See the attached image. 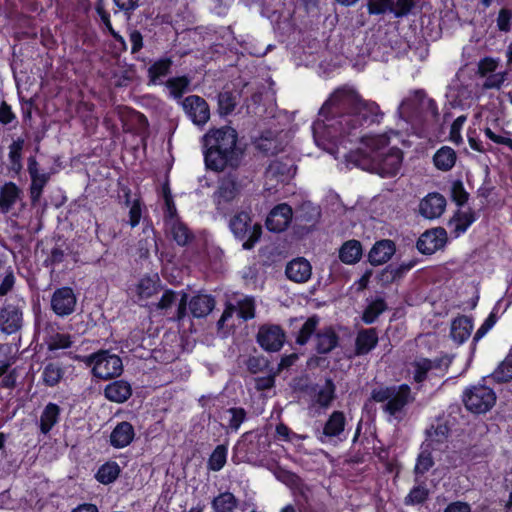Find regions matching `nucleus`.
<instances>
[{
	"label": "nucleus",
	"instance_id": "nucleus-1",
	"mask_svg": "<svg viewBox=\"0 0 512 512\" xmlns=\"http://www.w3.org/2000/svg\"><path fill=\"white\" fill-rule=\"evenodd\" d=\"M379 106L363 100L350 87L336 89L324 102L312 125L315 144L335 159L343 158L347 166L359 167L382 177L398 174L403 154L396 146L399 134L361 137V127L379 122Z\"/></svg>",
	"mask_w": 512,
	"mask_h": 512
},
{
	"label": "nucleus",
	"instance_id": "nucleus-2",
	"mask_svg": "<svg viewBox=\"0 0 512 512\" xmlns=\"http://www.w3.org/2000/svg\"><path fill=\"white\" fill-rule=\"evenodd\" d=\"M237 132L230 126L210 129L202 137L205 165L214 171H223L227 167H236L241 151L237 148Z\"/></svg>",
	"mask_w": 512,
	"mask_h": 512
},
{
	"label": "nucleus",
	"instance_id": "nucleus-3",
	"mask_svg": "<svg viewBox=\"0 0 512 512\" xmlns=\"http://www.w3.org/2000/svg\"><path fill=\"white\" fill-rule=\"evenodd\" d=\"M371 398L382 403L383 411L388 415V420H401L405 407L414 400L410 387L406 384L391 387H378L372 390Z\"/></svg>",
	"mask_w": 512,
	"mask_h": 512
},
{
	"label": "nucleus",
	"instance_id": "nucleus-4",
	"mask_svg": "<svg viewBox=\"0 0 512 512\" xmlns=\"http://www.w3.org/2000/svg\"><path fill=\"white\" fill-rule=\"evenodd\" d=\"M229 226L235 237L244 240V249H251L261 237V226L259 224H252L250 214L246 211L234 215L230 220Z\"/></svg>",
	"mask_w": 512,
	"mask_h": 512
},
{
	"label": "nucleus",
	"instance_id": "nucleus-5",
	"mask_svg": "<svg viewBox=\"0 0 512 512\" xmlns=\"http://www.w3.org/2000/svg\"><path fill=\"white\" fill-rule=\"evenodd\" d=\"M90 364L93 365L94 376L100 379H108L121 374L123 370L122 360L115 354L107 351H101L90 356Z\"/></svg>",
	"mask_w": 512,
	"mask_h": 512
},
{
	"label": "nucleus",
	"instance_id": "nucleus-6",
	"mask_svg": "<svg viewBox=\"0 0 512 512\" xmlns=\"http://www.w3.org/2000/svg\"><path fill=\"white\" fill-rule=\"evenodd\" d=\"M496 395L494 391L487 386H475L468 390L464 395L466 408L473 413H486L495 404Z\"/></svg>",
	"mask_w": 512,
	"mask_h": 512
},
{
	"label": "nucleus",
	"instance_id": "nucleus-7",
	"mask_svg": "<svg viewBox=\"0 0 512 512\" xmlns=\"http://www.w3.org/2000/svg\"><path fill=\"white\" fill-rule=\"evenodd\" d=\"M424 110H430L432 114H436L435 102L427 98L422 91H415L400 103L398 114L400 118L408 121V119L419 115Z\"/></svg>",
	"mask_w": 512,
	"mask_h": 512
},
{
	"label": "nucleus",
	"instance_id": "nucleus-8",
	"mask_svg": "<svg viewBox=\"0 0 512 512\" xmlns=\"http://www.w3.org/2000/svg\"><path fill=\"white\" fill-rule=\"evenodd\" d=\"M499 60L486 57L478 63V73L485 78L483 87L487 89L500 88L506 80V71H497Z\"/></svg>",
	"mask_w": 512,
	"mask_h": 512
},
{
	"label": "nucleus",
	"instance_id": "nucleus-9",
	"mask_svg": "<svg viewBox=\"0 0 512 512\" xmlns=\"http://www.w3.org/2000/svg\"><path fill=\"white\" fill-rule=\"evenodd\" d=\"M183 109L187 116L197 126H204L210 118V110L206 101L197 96L191 95L184 99Z\"/></svg>",
	"mask_w": 512,
	"mask_h": 512
},
{
	"label": "nucleus",
	"instance_id": "nucleus-10",
	"mask_svg": "<svg viewBox=\"0 0 512 512\" xmlns=\"http://www.w3.org/2000/svg\"><path fill=\"white\" fill-rule=\"evenodd\" d=\"M160 278L158 274L145 275L129 288V294L136 303H142L158 292Z\"/></svg>",
	"mask_w": 512,
	"mask_h": 512
},
{
	"label": "nucleus",
	"instance_id": "nucleus-11",
	"mask_svg": "<svg viewBox=\"0 0 512 512\" xmlns=\"http://www.w3.org/2000/svg\"><path fill=\"white\" fill-rule=\"evenodd\" d=\"M257 341L267 351H278L284 344L285 335L277 325H264L258 331Z\"/></svg>",
	"mask_w": 512,
	"mask_h": 512
},
{
	"label": "nucleus",
	"instance_id": "nucleus-12",
	"mask_svg": "<svg viewBox=\"0 0 512 512\" xmlns=\"http://www.w3.org/2000/svg\"><path fill=\"white\" fill-rule=\"evenodd\" d=\"M446 199L437 192L427 194L419 203V214L428 220L439 218L445 211Z\"/></svg>",
	"mask_w": 512,
	"mask_h": 512
},
{
	"label": "nucleus",
	"instance_id": "nucleus-13",
	"mask_svg": "<svg viewBox=\"0 0 512 512\" xmlns=\"http://www.w3.org/2000/svg\"><path fill=\"white\" fill-rule=\"evenodd\" d=\"M447 233L443 228H435L424 232L417 241V248L423 254H433L444 247Z\"/></svg>",
	"mask_w": 512,
	"mask_h": 512
},
{
	"label": "nucleus",
	"instance_id": "nucleus-14",
	"mask_svg": "<svg viewBox=\"0 0 512 512\" xmlns=\"http://www.w3.org/2000/svg\"><path fill=\"white\" fill-rule=\"evenodd\" d=\"M187 295L184 292H174L166 290L160 301L157 303V308L168 311L173 306L176 307L175 313L172 318L181 320L186 315Z\"/></svg>",
	"mask_w": 512,
	"mask_h": 512
},
{
	"label": "nucleus",
	"instance_id": "nucleus-15",
	"mask_svg": "<svg viewBox=\"0 0 512 512\" xmlns=\"http://www.w3.org/2000/svg\"><path fill=\"white\" fill-rule=\"evenodd\" d=\"M292 208L285 204L275 206L267 216L266 227L273 232L284 231L292 220Z\"/></svg>",
	"mask_w": 512,
	"mask_h": 512
},
{
	"label": "nucleus",
	"instance_id": "nucleus-16",
	"mask_svg": "<svg viewBox=\"0 0 512 512\" xmlns=\"http://www.w3.org/2000/svg\"><path fill=\"white\" fill-rule=\"evenodd\" d=\"M76 305V296L71 288L63 287L57 289L51 299L53 311L58 316H66L71 314Z\"/></svg>",
	"mask_w": 512,
	"mask_h": 512
},
{
	"label": "nucleus",
	"instance_id": "nucleus-17",
	"mask_svg": "<svg viewBox=\"0 0 512 512\" xmlns=\"http://www.w3.org/2000/svg\"><path fill=\"white\" fill-rule=\"evenodd\" d=\"M412 366L413 379L417 383L425 379L443 376L445 372L439 362H433L428 359H419L415 361Z\"/></svg>",
	"mask_w": 512,
	"mask_h": 512
},
{
	"label": "nucleus",
	"instance_id": "nucleus-18",
	"mask_svg": "<svg viewBox=\"0 0 512 512\" xmlns=\"http://www.w3.org/2000/svg\"><path fill=\"white\" fill-rule=\"evenodd\" d=\"M285 273L289 280L296 283H305L311 278L312 267L308 260L299 257L287 264Z\"/></svg>",
	"mask_w": 512,
	"mask_h": 512
},
{
	"label": "nucleus",
	"instance_id": "nucleus-19",
	"mask_svg": "<svg viewBox=\"0 0 512 512\" xmlns=\"http://www.w3.org/2000/svg\"><path fill=\"white\" fill-rule=\"evenodd\" d=\"M22 324V312L13 305L5 306L0 312V329L6 334L15 333Z\"/></svg>",
	"mask_w": 512,
	"mask_h": 512
},
{
	"label": "nucleus",
	"instance_id": "nucleus-20",
	"mask_svg": "<svg viewBox=\"0 0 512 512\" xmlns=\"http://www.w3.org/2000/svg\"><path fill=\"white\" fill-rule=\"evenodd\" d=\"M135 430L131 423L123 421L118 423L110 434V444L114 448H125L132 443Z\"/></svg>",
	"mask_w": 512,
	"mask_h": 512
},
{
	"label": "nucleus",
	"instance_id": "nucleus-21",
	"mask_svg": "<svg viewBox=\"0 0 512 512\" xmlns=\"http://www.w3.org/2000/svg\"><path fill=\"white\" fill-rule=\"evenodd\" d=\"M239 188L234 180L224 179L214 194V201L219 210H224L226 205L236 199Z\"/></svg>",
	"mask_w": 512,
	"mask_h": 512
},
{
	"label": "nucleus",
	"instance_id": "nucleus-22",
	"mask_svg": "<svg viewBox=\"0 0 512 512\" xmlns=\"http://www.w3.org/2000/svg\"><path fill=\"white\" fill-rule=\"evenodd\" d=\"M449 428L445 423L432 425L426 432V439L422 443L424 447L433 450H441L448 438Z\"/></svg>",
	"mask_w": 512,
	"mask_h": 512
},
{
	"label": "nucleus",
	"instance_id": "nucleus-23",
	"mask_svg": "<svg viewBox=\"0 0 512 512\" xmlns=\"http://www.w3.org/2000/svg\"><path fill=\"white\" fill-rule=\"evenodd\" d=\"M294 173L295 169L290 161L288 163H283L276 160L269 165L266 171V180L267 182H273L276 180L277 182L283 183L289 180Z\"/></svg>",
	"mask_w": 512,
	"mask_h": 512
},
{
	"label": "nucleus",
	"instance_id": "nucleus-24",
	"mask_svg": "<svg viewBox=\"0 0 512 512\" xmlns=\"http://www.w3.org/2000/svg\"><path fill=\"white\" fill-rule=\"evenodd\" d=\"M395 252L394 243L390 240L377 242L369 252V261L373 265H381L387 262Z\"/></svg>",
	"mask_w": 512,
	"mask_h": 512
},
{
	"label": "nucleus",
	"instance_id": "nucleus-25",
	"mask_svg": "<svg viewBox=\"0 0 512 512\" xmlns=\"http://www.w3.org/2000/svg\"><path fill=\"white\" fill-rule=\"evenodd\" d=\"M104 393L110 401L123 403L131 396L132 388L128 382L119 380L108 384Z\"/></svg>",
	"mask_w": 512,
	"mask_h": 512
},
{
	"label": "nucleus",
	"instance_id": "nucleus-26",
	"mask_svg": "<svg viewBox=\"0 0 512 512\" xmlns=\"http://www.w3.org/2000/svg\"><path fill=\"white\" fill-rule=\"evenodd\" d=\"M475 221V216L471 210L458 211L450 219L448 226L455 237L460 236Z\"/></svg>",
	"mask_w": 512,
	"mask_h": 512
},
{
	"label": "nucleus",
	"instance_id": "nucleus-27",
	"mask_svg": "<svg viewBox=\"0 0 512 512\" xmlns=\"http://www.w3.org/2000/svg\"><path fill=\"white\" fill-rule=\"evenodd\" d=\"M378 343V335L374 328L359 331L356 337V354L364 355L369 353Z\"/></svg>",
	"mask_w": 512,
	"mask_h": 512
},
{
	"label": "nucleus",
	"instance_id": "nucleus-28",
	"mask_svg": "<svg viewBox=\"0 0 512 512\" xmlns=\"http://www.w3.org/2000/svg\"><path fill=\"white\" fill-rule=\"evenodd\" d=\"M472 329L473 324L470 318L458 317L451 324V337L455 342L462 344L470 337Z\"/></svg>",
	"mask_w": 512,
	"mask_h": 512
},
{
	"label": "nucleus",
	"instance_id": "nucleus-29",
	"mask_svg": "<svg viewBox=\"0 0 512 512\" xmlns=\"http://www.w3.org/2000/svg\"><path fill=\"white\" fill-rule=\"evenodd\" d=\"M60 416V407L55 403H48L40 416L39 428L43 434L49 433L58 423Z\"/></svg>",
	"mask_w": 512,
	"mask_h": 512
},
{
	"label": "nucleus",
	"instance_id": "nucleus-30",
	"mask_svg": "<svg viewBox=\"0 0 512 512\" xmlns=\"http://www.w3.org/2000/svg\"><path fill=\"white\" fill-rule=\"evenodd\" d=\"M214 299L205 294L193 297L189 303L191 313L194 317L200 318L208 315L214 308Z\"/></svg>",
	"mask_w": 512,
	"mask_h": 512
},
{
	"label": "nucleus",
	"instance_id": "nucleus-31",
	"mask_svg": "<svg viewBox=\"0 0 512 512\" xmlns=\"http://www.w3.org/2000/svg\"><path fill=\"white\" fill-rule=\"evenodd\" d=\"M361 256L362 246L357 240L345 242L339 251V258L345 264H354L360 260Z\"/></svg>",
	"mask_w": 512,
	"mask_h": 512
},
{
	"label": "nucleus",
	"instance_id": "nucleus-32",
	"mask_svg": "<svg viewBox=\"0 0 512 512\" xmlns=\"http://www.w3.org/2000/svg\"><path fill=\"white\" fill-rule=\"evenodd\" d=\"M20 189L12 182L6 183L0 191V208L8 212L20 198Z\"/></svg>",
	"mask_w": 512,
	"mask_h": 512
},
{
	"label": "nucleus",
	"instance_id": "nucleus-33",
	"mask_svg": "<svg viewBox=\"0 0 512 512\" xmlns=\"http://www.w3.org/2000/svg\"><path fill=\"white\" fill-rule=\"evenodd\" d=\"M433 161L439 170L448 171L455 165L456 153L451 147L443 146L437 150L433 157Z\"/></svg>",
	"mask_w": 512,
	"mask_h": 512
},
{
	"label": "nucleus",
	"instance_id": "nucleus-34",
	"mask_svg": "<svg viewBox=\"0 0 512 512\" xmlns=\"http://www.w3.org/2000/svg\"><path fill=\"white\" fill-rule=\"evenodd\" d=\"M345 417L342 412L335 411L329 417L323 430V434L326 437H340L344 432Z\"/></svg>",
	"mask_w": 512,
	"mask_h": 512
},
{
	"label": "nucleus",
	"instance_id": "nucleus-35",
	"mask_svg": "<svg viewBox=\"0 0 512 512\" xmlns=\"http://www.w3.org/2000/svg\"><path fill=\"white\" fill-rule=\"evenodd\" d=\"M120 471L118 463L106 462L98 469L96 479L102 484H110L118 478Z\"/></svg>",
	"mask_w": 512,
	"mask_h": 512
},
{
	"label": "nucleus",
	"instance_id": "nucleus-36",
	"mask_svg": "<svg viewBox=\"0 0 512 512\" xmlns=\"http://www.w3.org/2000/svg\"><path fill=\"white\" fill-rule=\"evenodd\" d=\"M64 370L57 363H48L42 371V380L46 386L53 387L63 378Z\"/></svg>",
	"mask_w": 512,
	"mask_h": 512
},
{
	"label": "nucleus",
	"instance_id": "nucleus-37",
	"mask_svg": "<svg viewBox=\"0 0 512 512\" xmlns=\"http://www.w3.org/2000/svg\"><path fill=\"white\" fill-rule=\"evenodd\" d=\"M236 506L237 499L230 492H223L212 501L214 512H231Z\"/></svg>",
	"mask_w": 512,
	"mask_h": 512
},
{
	"label": "nucleus",
	"instance_id": "nucleus-38",
	"mask_svg": "<svg viewBox=\"0 0 512 512\" xmlns=\"http://www.w3.org/2000/svg\"><path fill=\"white\" fill-rule=\"evenodd\" d=\"M337 345V336L332 329H325L316 338V348L320 353H327Z\"/></svg>",
	"mask_w": 512,
	"mask_h": 512
},
{
	"label": "nucleus",
	"instance_id": "nucleus-39",
	"mask_svg": "<svg viewBox=\"0 0 512 512\" xmlns=\"http://www.w3.org/2000/svg\"><path fill=\"white\" fill-rule=\"evenodd\" d=\"M171 64V60L167 58L159 59L158 61L153 63L148 71L150 81L153 84L158 83L164 76L168 74Z\"/></svg>",
	"mask_w": 512,
	"mask_h": 512
},
{
	"label": "nucleus",
	"instance_id": "nucleus-40",
	"mask_svg": "<svg viewBox=\"0 0 512 512\" xmlns=\"http://www.w3.org/2000/svg\"><path fill=\"white\" fill-rule=\"evenodd\" d=\"M245 411L242 408H230L223 412L221 420L228 423V427L237 431L245 419Z\"/></svg>",
	"mask_w": 512,
	"mask_h": 512
},
{
	"label": "nucleus",
	"instance_id": "nucleus-41",
	"mask_svg": "<svg viewBox=\"0 0 512 512\" xmlns=\"http://www.w3.org/2000/svg\"><path fill=\"white\" fill-rule=\"evenodd\" d=\"M448 95L456 104L465 105V101L472 98L473 91L468 86H460L459 81H453L449 87Z\"/></svg>",
	"mask_w": 512,
	"mask_h": 512
},
{
	"label": "nucleus",
	"instance_id": "nucleus-42",
	"mask_svg": "<svg viewBox=\"0 0 512 512\" xmlns=\"http://www.w3.org/2000/svg\"><path fill=\"white\" fill-rule=\"evenodd\" d=\"M167 227L170 230V233L173 239L179 245H185L190 240V233L188 228L180 221L176 220L173 222H168Z\"/></svg>",
	"mask_w": 512,
	"mask_h": 512
},
{
	"label": "nucleus",
	"instance_id": "nucleus-43",
	"mask_svg": "<svg viewBox=\"0 0 512 512\" xmlns=\"http://www.w3.org/2000/svg\"><path fill=\"white\" fill-rule=\"evenodd\" d=\"M227 459V447L224 445H218L208 460V468L212 471L221 470Z\"/></svg>",
	"mask_w": 512,
	"mask_h": 512
},
{
	"label": "nucleus",
	"instance_id": "nucleus-44",
	"mask_svg": "<svg viewBox=\"0 0 512 512\" xmlns=\"http://www.w3.org/2000/svg\"><path fill=\"white\" fill-rule=\"evenodd\" d=\"M46 344L49 351H58L69 348L72 344V339L69 334L55 333L49 336Z\"/></svg>",
	"mask_w": 512,
	"mask_h": 512
},
{
	"label": "nucleus",
	"instance_id": "nucleus-45",
	"mask_svg": "<svg viewBox=\"0 0 512 512\" xmlns=\"http://www.w3.org/2000/svg\"><path fill=\"white\" fill-rule=\"evenodd\" d=\"M492 378L497 382H507L512 379V352L493 372Z\"/></svg>",
	"mask_w": 512,
	"mask_h": 512
},
{
	"label": "nucleus",
	"instance_id": "nucleus-46",
	"mask_svg": "<svg viewBox=\"0 0 512 512\" xmlns=\"http://www.w3.org/2000/svg\"><path fill=\"white\" fill-rule=\"evenodd\" d=\"M189 84L190 80L185 76L171 78L166 83L170 94L175 98H180L188 90Z\"/></svg>",
	"mask_w": 512,
	"mask_h": 512
},
{
	"label": "nucleus",
	"instance_id": "nucleus-47",
	"mask_svg": "<svg viewBox=\"0 0 512 512\" xmlns=\"http://www.w3.org/2000/svg\"><path fill=\"white\" fill-rule=\"evenodd\" d=\"M385 309V302L382 299H377L368 305L363 313L362 319L366 324H371Z\"/></svg>",
	"mask_w": 512,
	"mask_h": 512
},
{
	"label": "nucleus",
	"instance_id": "nucleus-48",
	"mask_svg": "<svg viewBox=\"0 0 512 512\" xmlns=\"http://www.w3.org/2000/svg\"><path fill=\"white\" fill-rule=\"evenodd\" d=\"M432 450L433 449L426 448L424 445H421V452L415 465V472L417 474H424L433 466V459L431 456Z\"/></svg>",
	"mask_w": 512,
	"mask_h": 512
},
{
	"label": "nucleus",
	"instance_id": "nucleus-49",
	"mask_svg": "<svg viewBox=\"0 0 512 512\" xmlns=\"http://www.w3.org/2000/svg\"><path fill=\"white\" fill-rule=\"evenodd\" d=\"M334 390L332 381H326L325 385L317 392L316 402L323 408L328 407L334 398Z\"/></svg>",
	"mask_w": 512,
	"mask_h": 512
},
{
	"label": "nucleus",
	"instance_id": "nucleus-50",
	"mask_svg": "<svg viewBox=\"0 0 512 512\" xmlns=\"http://www.w3.org/2000/svg\"><path fill=\"white\" fill-rule=\"evenodd\" d=\"M485 136L490 139L492 142L496 144H501L507 146L510 150H512V139L509 137V133L503 130H500L498 133L492 130L490 127L484 128Z\"/></svg>",
	"mask_w": 512,
	"mask_h": 512
},
{
	"label": "nucleus",
	"instance_id": "nucleus-51",
	"mask_svg": "<svg viewBox=\"0 0 512 512\" xmlns=\"http://www.w3.org/2000/svg\"><path fill=\"white\" fill-rule=\"evenodd\" d=\"M273 474L277 480H279L280 482L284 483L287 486L294 487L297 486L299 483L298 476L295 473L284 469L283 467H276L273 470Z\"/></svg>",
	"mask_w": 512,
	"mask_h": 512
},
{
	"label": "nucleus",
	"instance_id": "nucleus-52",
	"mask_svg": "<svg viewBox=\"0 0 512 512\" xmlns=\"http://www.w3.org/2000/svg\"><path fill=\"white\" fill-rule=\"evenodd\" d=\"M318 324V319L316 317L309 318L302 326L298 336L297 343L300 345H304L312 333L315 331L316 326Z\"/></svg>",
	"mask_w": 512,
	"mask_h": 512
},
{
	"label": "nucleus",
	"instance_id": "nucleus-53",
	"mask_svg": "<svg viewBox=\"0 0 512 512\" xmlns=\"http://www.w3.org/2000/svg\"><path fill=\"white\" fill-rule=\"evenodd\" d=\"M255 304L251 297H244L238 301V314L241 318L247 320L255 316Z\"/></svg>",
	"mask_w": 512,
	"mask_h": 512
},
{
	"label": "nucleus",
	"instance_id": "nucleus-54",
	"mask_svg": "<svg viewBox=\"0 0 512 512\" xmlns=\"http://www.w3.org/2000/svg\"><path fill=\"white\" fill-rule=\"evenodd\" d=\"M31 179V197L33 201H36L41 195L42 189L48 180V176L46 174L33 173Z\"/></svg>",
	"mask_w": 512,
	"mask_h": 512
},
{
	"label": "nucleus",
	"instance_id": "nucleus-55",
	"mask_svg": "<svg viewBox=\"0 0 512 512\" xmlns=\"http://www.w3.org/2000/svg\"><path fill=\"white\" fill-rule=\"evenodd\" d=\"M395 0H368V10L371 14H382L391 11Z\"/></svg>",
	"mask_w": 512,
	"mask_h": 512
},
{
	"label": "nucleus",
	"instance_id": "nucleus-56",
	"mask_svg": "<svg viewBox=\"0 0 512 512\" xmlns=\"http://www.w3.org/2000/svg\"><path fill=\"white\" fill-rule=\"evenodd\" d=\"M466 122L465 116L457 117L450 127L449 139L455 144H460L462 142L461 130Z\"/></svg>",
	"mask_w": 512,
	"mask_h": 512
},
{
	"label": "nucleus",
	"instance_id": "nucleus-57",
	"mask_svg": "<svg viewBox=\"0 0 512 512\" xmlns=\"http://www.w3.org/2000/svg\"><path fill=\"white\" fill-rule=\"evenodd\" d=\"M219 109L221 113L229 114L235 108L236 102L234 97L229 92H223L218 97Z\"/></svg>",
	"mask_w": 512,
	"mask_h": 512
},
{
	"label": "nucleus",
	"instance_id": "nucleus-58",
	"mask_svg": "<svg viewBox=\"0 0 512 512\" xmlns=\"http://www.w3.org/2000/svg\"><path fill=\"white\" fill-rule=\"evenodd\" d=\"M96 11L98 13V15L100 16L102 22L104 23V25L106 26V28L109 30V32L113 35V37L116 39V40H119L121 43H124V40L123 38L117 34L114 29L112 28V25H111V22H110V16L109 14L105 11L104 9V5L102 3V1H99L97 3V6H96Z\"/></svg>",
	"mask_w": 512,
	"mask_h": 512
},
{
	"label": "nucleus",
	"instance_id": "nucleus-59",
	"mask_svg": "<svg viewBox=\"0 0 512 512\" xmlns=\"http://www.w3.org/2000/svg\"><path fill=\"white\" fill-rule=\"evenodd\" d=\"M163 195H164L165 206H166L167 223L176 221L177 220L175 218L176 207L173 202V199L170 194V190H169L168 186L163 187Z\"/></svg>",
	"mask_w": 512,
	"mask_h": 512
},
{
	"label": "nucleus",
	"instance_id": "nucleus-60",
	"mask_svg": "<svg viewBox=\"0 0 512 512\" xmlns=\"http://www.w3.org/2000/svg\"><path fill=\"white\" fill-rule=\"evenodd\" d=\"M142 206L139 200H134L130 204L129 209V224L131 227H136L141 220Z\"/></svg>",
	"mask_w": 512,
	"mask_h": 512
},
{
	"label": "nucleus",
	"instance_id": "nucleus-61",
	"mask_svg": "<svg viewBox=\"0 0 512 512\" xmlns=\"http://www.w3.org/2000/svg\"><path fill=\"white\" fill-rule=\"evenodd\" d=\"M428 496V490L423 486L415 487L406 497V503L416 504L423 502Z\"/></svg>",
	"mask_w": 512,
	"mask_h": 512
},
{
	"label": "nucleus",
	"instance_id": "nucleus-62",
	"mask_svg": "<svg viewBox=\"0 0 512 512\" xmlns=\"http://www.w3.org/2000/svg\"><path fill=\"white\" fill-rule=\"evenodd\" d=\"M512 12L502 9L497 18V27L500 31L508 32L511 28Z\"/></svg>",
	"mask_w": 512,
	"mask_h": 512
},
{
	"label": "nucleus",
	"instance_id": "nucleus-63",
	"mask_svg": "<svg viewBox=\"0 0 512 512\" xmlns=\"http://www.w3.org/2000/svg\"><path fill=\"white\" fill-rule=\"evenodd\" d=\"M495 323H496L495 315L493 313L489 314V316L485 319L483 324L476 331L474 340L478 341L482 337H484L488 333V331H490L492 329V327L495 325Z\"/></svg>",
	"mask_w": 512,
	"mask_h": 512
},
{
	"label": "nucleus",
	"instance_id": "nucleus-64",
	"mask_svg": "<svg viewBox=\"0 0 512 512\" xmlns=\"http://www.w3.org/2000/svg\"><path fill=\"white\" fill-rule=\"evenodd\" d=\"M413 7L412 0H395L394 5L391 8L396 16H402L407 14Z\"/></svg>",
	"mask_w": 512,
	"mask_h": 512
}]
</instances>
